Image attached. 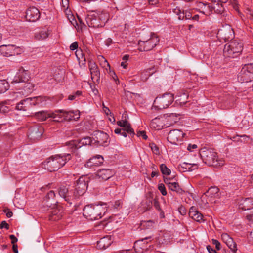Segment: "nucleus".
I'll list each match as a JSON object with an SVG mask.
<instances>
[{
    "label": "nucleus",
    "instance_id": "nucleus-1",
    "mask_svg": "<svg viewBox=\"0 0 253 253\" xmlns=\"http://www.w3.org/2000/svg\"><path fill=\"white\" fill-rule=\"evenodd\" d=\"M71 159L70 154L56 155L47 159L43 163L42 165L43 168L49 171H55L64 166Z\"/></svg>",
    "mask_w": 253,
    "mask_h": 253
},
{
    "label": "nucleus",
    "instance_id": "nucleus-2",
    "mask_svg": "<svg viewBox=\"0 0 253 253\" xmlns=\"http://www.w3.org/2000/svg\"><path fill=\"white\" fill-rule=\"evenodd\" d=\"M107 204L88 205L83 210V215L86 218L94 220L100 219L107 211Z\"/></svg>",
    "mask_w": 253,
    "mask_h": 253
},
{
    "label": "nucleus",
    "instance_id": "nucleus-3",
    "mask_svg": "<svg viewBox=\"0 0 253 253\" xmlns=\"http://www.w3.org/2000/svg\"><path fill=\"white\" fill-rule=\"evenodd\" d=\"M203 162L209 166H218L223 165L222 160L218 159L217 153L211 148L204 147L199 151Z\"/></svg>",
    "mask_w": 253,
    "mask_h": 253
},
{
    "label": "nucleus",
    "instance_id": "nucleus-4",
    "mask_svg": "<svg viewBox=\"0 0 253 253\" xmlns=\"http://www.w3.org/2000/svg\"><path fill=\"white\" fill-rule=\"evenodd\" d=\"M231 1V0H212L211 4H201L200 7L203 8L201 12L204 14L209 15L213 10L217 14L221 13L225 9L224 4Z\"/></svg>",
    "mask_w": 253,
    "mask_h": 253
},
{
    "label": "nucleus",
    "instance_id": "nucleus-5",
    "mask_svg": "<svg viewBox=\"0 0 253 253\" xmlns=\"http://www.w3.org/2000/svg\"><path fill=\"white\" fill-rule=\"evenodd\" d=\"M242 49V43L234 40L224 45L223 55L225 57L235 58L238 57Z\"/></svg>",
    "mask_w": 253,
    "mask_h": 253
},
{
    "label": "nucleus",
    "instance_id": "nucleus-6",
    "mask_svg": "<svg viewBox=\"0 0 253 253\" xmlns=\"http://www.w3.org/2000/svg\"><path fill=\"white\" fill-rule=\"evenodd\" d=\"M159 42V39L155 34H151L148 38H143L138 41L140 51H148L152 49Z\"/></svg>",
    "mask_w": 253,
    "mask_h": 253
},
{
    "label": "nucleus",
    "instance_id": "nucleus-7",
    "mask_svg": "<svg viewBox=\"0 0 253 253\" xmlns=\"http://www.w3.org/2000/svg\"><path fill=\"white\" fill-rule=\"evenodd\" d=\"M174 101V95L171 93H166L157 97L153 102V107L158 110L168 108Z\"/></svg>",
    "mask_w": 253,
    "mask_h": 253
},
{
    "label": "nucleus",
    "instance_id": "nucleus-8",
    "mask_svg": "<svg viewBox=\"0 0 253 253\" xmlns=\"http://www.w3.org/2000/svg\"><path fill=\"white\" fill-rule=\"evenodd\" d=\"M253 79V64L244 65L238 75V80L241 83L249 82Z\"/></svg>",
    "mask_w": 253,
    "mask_h": 253
},
{
    "label": "nucleus",
    "instance_id": "nucleus-9",
    "mask_svg": "<svg viewBox=\"0 0 253 253\" xmlns=\"http://www.w3.org/2000/svg\"><path fill=\"white\" fill-rule=\"evenodd\" d=\"M93 141V138L89 137H85L80 140H74L66 142V145L71 151L75 153V151L83 145H89Z\"/></svg>",
    "mask_w": 253,
    "mask_h": 253
},
{
    "label": "nucleus",
    "instance_id": "nucleus-10",
    "mask_svg": "<svg viewBox=\"0 0 253 253\" xmlns=\"http://www.w3.org/2000/svg\"><path fill=\"white\" fill-rule=\"evenodd\" d=\"M186 134L179 129H173L168 134L167 139L171 143L179 145L182 143Z\"/></svg>",
    "mask_w": 253,
    "mask_h": 253
},
{
    "label": "nucleus",
    "instance_id": "nucleus-11",
    "mask_svg": "<svg viewBox=\"0 0 253 253\" xmlns=\"http://www.w3.org/2000/svg\"><path fill=\"white\" fill-rule=\"evenodd\" d=\"M86 22L89 27L99 28L102 27L105 24L101 21L98 13L94 11L89 12L85 17Z\"/></svg>",
    "mask_w": 253,
    "mask_h": 253
},
{
    "label": "nucleus",
    "instance_id": "nucleus-12",
    "mask_svg": "<svg viewBox=\"0 0 253 253\" xmlns=\"http://www.w3.org/2000/svg\"><path fill=\"white\" fill-rule=\"evenodd\" d=\"M41 102L40 97L27 98L22 100L16 106L18 110L26 111L31 106H35Z\"/></svg>",
    "mask_w": 253,
    "mask_h": 253
},
{
    "label": "nucleus",
    "instance_id": "nucleus-13",
    "mask_svg": "<svg viewBox=\"0 0 253 253\" xmlns=\"http://www.w3.org/2000/svg\"><path fill=\"white\" fill-rule=\"evenodd\" d=\"M21 49L13 44L2 45L0 46V52L3 56L10 57L20 54Z\"/></svg>",
    "mask_w": 253,
    "mask_h": 253
},
{
    "label": "nucleus",
    "instance_id": "nucleus-14",
    "mask_svg": "<svg viewBox=\"0 0 253 253\" xmlns=\"http://www.w3.org/2000/svg\"><path fill=\"white\" fill-rule=\"evenodd\" d=\"M89 181V178L88 177L82 176L75 183L74 189L80 196H82L85 193L87 188Z\"/></svg>",
    "mask_w": 253,
    "mask_h": 253
},
{
    "label": "nucleus",
    "instance_id": "nucleus-15",
    "mask_svg": "<svg viewBox=\"0 0 253 253\" xmlns=\"http://www.w3.org/2000/svg\"><path fill=\"white\" fill-rule=\"evenodd\" d=\"M217 37L220 41L226 42L234 37L233 30L229 25L223 26L218 30Z\"/></svg>",
    "mask_w": 253,
    "mask_h": 253
},
{
    "label": "nucleus",
    "instance_id": "nucleus-16",
    "mask_svg": "<svg viewBox=\"0 0 253 253\" xmlns=\"http://www.w3.org/2000/svg\"><path fill=\"white\" fill-rule=\"evenodd\" d=\"M109 136L106 133L101 131L94 132L92 138L94 143L100 146H106L108 145Z\"/></svg>",
    "mask_w": 253,
    "mask_h": 253
},
{
    "label": "nucleus",
    "instance_id": "nucleus-17",
    "mask_svg": "<svg viewBox=\"0 0 253 253\" xmlns=\"http://www.w3.org/2000/svg\"><path fill=\"white\" fill-rule=\"evenodd\" d=\"M43 133V129L42 127L34 125L29 129L28 136L30 139L35 141L39 139Z\"/></svg>",
    "mask_w": 253,
    "mask_h": 253
},
{
    "label": "nucleus",
    "instance_id": "nucleus-18",
    "mask_svg": "<svg viewBox=\"0 0 253 253\" xmlns=\"http://www.w3.org/2000/svg\"><path fill=\"white\" fill-rule=\"evenodd\" d=\"M30 78L29 72L28 70H26L21 67L18 69V71L17 73L16 76L14 77L11 83H18L20 82H26Z\"/></svg>",
    "mask_w": 253,
    "mask_h": 253
},
{
    "label": "nucleus",
    "instance_id": "nucleus-19",
    "mask_svg": "<svg viewBox=\"0 0 253 253\" xmlns=\"http://www.w3.org/2000/svg\"><path fill=\"white\" fill-rule=\"evenodd\" d=\"M26 19L27 21L35 22L40 17V12L35 7H30L26 11Z\"/></svg>",
    "mask_w": 253,
    "mask_h": 253
},
{
    "label": "nucleus",
    "instance_id": "nucleus-20",
    "mask_svg": "<svg viewBox=\"0 0 253 253\" xmlns=\"http://www.w3.org/2000/svg\"><path fill=\"white\" fill-rule=\"evenodd\" d=\"M239 208L244 211L253 208V199L252 198H241L238 200Z\"/></svg>",
    "mask_w": 253,
    "mask_h": 253
},
{
    "label": "nucleus",
    "instance_id": "nucleus-21",
    "mask_svg": "<svg viewBox=\"0 0 253 253\" xmlns=\"http://www.w3.org/2000/svg\"><path fill=\"white\" fill-rule=\"evenodd\" d=\"M104 162L103 157L101 155H96L91 158L85 164V166L88 168L93 166H98Z\"/></svg>",
    "mask_w": 253,
    "mask_h": 253
},
{
    "label": "nucleus",
    "instance_id": "nucleus-22",
    "mask_svg": "<svg viewBox=\"0 0 253 253\" xmlns=\"http://www.w3.org/2000/svg\"><path fill=\"white\" fill-rule=\"evenodd\" d=\"M189 215L194 220L198 222L204 221L203 215L197 210L195 207H191L189 209Z\"/></svg>",
    "mask_w": 253,
    "mask_h": 253
},
{
    "label": "nucleus",
    "instance_id": "nucleus-23",
    "mask_svg": "<svg viewBox=\"0 0 253 253\" xmlns=\"http://www.w3.org/2000/svg\"><path fill=\"white\" fill-rule=\"evenodd\" d=\"M114 174V171L110 169H101L97 170L96 175L99 178L106 180L112 177Z\"/></svg>",
    "mask_w": 253,
    "mask_h": 253
},
{
    "label": "nucleus",
    "instance_id": "nucleus-24",
    "mask_svg": "<svg viewBox=\"0 0 253 253\" xmlns=\"http://www.w3.org/2000/svg\"><path fill=\"white\" fill-rule=\"evenodd\" d=\"M89 68L92 80H98L100 78V71L96 64L93 61H89Z\"/></svg>",
    "mask_w": 253,
    "mask_h": 253
},
{
    "label": "nucleus",
    "instance_id": "nucleus-25",
    "mask_svg": "<svg viewBox=\"0 0 253 253\" xmlns=\"http://www.w3.org/2000/svg\"><path fill=\"white\" fill-rule=\"evenodd\" d=\"M61 112H62V113H63L65 121L77 120L80 118L79 112L78 111L74 112L73 111H67L62 110Z\"/></svg>",
    "mask_w": 253,
    "mask_h": 253
},
{
    "label": "nucleus",
    "instance_id": "nucleus-26",
    "mask_svg": "<svg viewBox=\"0 0 253 253\" xmlns=\"http://www.w3.org/2000/svg\"><path fill=\"white\" fill-rule=\"evenodd\" d=\"M112 242V241L110 237H104L97 241V246L100 249H106L111 245Z\"/></svg>",
    "mask_w": 253,
    "mask_h": 253
},
{
    "label": "nucleus",
    "instance_id": "nucleus-27",
    "mask_svg": "<svg viewBox=\"0 0 253 253\" xmlns=\"http://www.w3.org/2000/svg\"><path fill=\"white\" fill-rule=\"evenodd\" d=\"M117 125L121 127H124L123 129H125L127 133L134 135V132L133 129L131 127L130 124L126 120L119 121L117 122Z\"/></svg>",
    "mask_w": 253,
    "mask_h": 253
},
{
    "label": "nucleus",
    "instance_id": "nucleus-28",
    "mask_svg": "<svg viewBox=\"0 0 253 253\" xmlns=\"http://www.w3.org/2000/svg\"><path fill=\"white\" fill-rule=\"evenodd\" d=\"M62 110H58L54 112H50V117L53 119V121L57 122H61L65 121V118H64L63 113L61 112Z\"/></svg>",
    "mask_w": 253,
    "mask_h": 253
},
{
    "label": "nucleus",
    "instance_id": "nucleus-29",
    "mask_svg": "<svg viewBox=\"0 0 253 253\" xmlns=\"http://www.w3.org/2000/svg\"><path fill=\"white\" fill-rule=\"evenodd\" d=\"M80 197V195L78 194V193L76 192V190L75 189L70 191L68 190V194L66 195V201L70 204H72V201L78 199Z\"/></svg>",
    "mask_w": 253,
    "mask_h": 253
},
{
    "label": "nucleus",
    "instance_id": "nucleus-30",
    "mask_svg": "<svg viewBox=\"0 0 253 253\" xmlns=\"http://www.w3.org/2000/svg\"><path fill=\"white\" fill-rule=\"evenodd\" d=\"M35 117L40 121H45L50 117V112L42 111L35 114Z\"/></svg>",
    "mask_w": 253,
    "mask_h": 253
},
{
    "label": "nucleus",
    "instance_id": "nucleus-31",
    "mask_svg": "<svg viewBox=\"0 0 253 253\" xmlns=\"http://www.w3.org/2000/svg\"><path fill=\"white\" fill-rule=\"evenodd\" d=\"M162 117H156L153 119L150 123V126L154 128L160 129L163 127V123Z\"/></svg>",
    "mask_w": 253,
    "mask_h": 253
},
{
    "label": "nucleus",
    "instance_id": "nucleus-32",
    "mask_svg": "<svg viewBox=\"0 0 253 253\" xmlns=\"http://www.w3.org/2000/svg\"><path fill=\"white\" fill-rule=\"evenodd\" d=\"M219 189L216 187H211L205 192L204 195L211 198L218 196Z\"/></svg>",
    "mask_w": 253,
    "mask_h": 253
},
{
    "label": "nucleus",
    "instance_id": "nucleus-33",
    "mask_svg": "<svg viewBox=\"0 0 253 253\" xmlns=\"http://www.w3.org/2000/svg\"><path fill=\"white\" fill-rule=\"evenodd\" d=\"M169 189L175 192L178 194H182L184 193V191L181 188L179 184L175 182H173L172 184H170Z\"/></svg>",
    "mask_w": 253,
    "mask_h": 253
},
{
    "label": "nucleus",
    "instance_id": "nucleus-34",
    "mask_svg": "<svg viewBox=\"0 0 253 253\" xmlns=\"http://www.w3.org/2000/svg\"><path fill=\"white\" fill-rule=\"evenodd\" d=\"M49 33L46 30H42L37 32L35 34V38L38 40H42L47 38L48 37Z\"/></svg>",
    "mask_w": 253,
    "mask_h": 253
},
{
    "label": "nucleus",
    "instance_id": "nucleus-35",
    "mask_svg": "<svg viewBox=\"0 0 253 253\" xmlns=\"http://www.w3.org/2000/svg\"><path fill=\"white\" fill-rule=\"evenodd\" d=\"M59 211L57 209H53L51 211V214L49 217L50 220L56 221L61 219L62 215L61 213H59Z\"/></svg>",
    "mask_w": 253,
    "mask_h": 253
},
{
    "label": "nucleus",
    "instance_id": "nucleus-36",
    "mask_svg": "<svg viewBox=\"0 0 253 253\" xmlns=\"http://www.w3.org/2000/svg\"><path fill=\"white\" fill-rule=\"evenodd\" d=\"M9 87L8 83L5 80H0V93H4Z\"/></svg>",
    "mask_w": 253,
    "mask_h": 253
},
{
    "label": "nucleus",
    "instance_id": "nucleus-37",
    "mask_svg": "<svg viewBox=\"0 0 253 253\" xmlns=\"http://www.w3.org/2000/svg\"><path fill=\"white\" fill-rule=\"evenodd\" d=\"M56 197L55 193L54 191H50L46 195L44 200L49 201L50 200L53 201V203H51L50 204H54L57 202L55 200Z\"/></svg>",
    "mask_w": 253,
    "mask_h": 253
},
{
    "label": "nucleus",
    "instance_id": "nucleus-38",
    "mask_svg": "<svg viewBox=\"0 0 253 253\" xmlns=\"http://www.w3.org/2000/svg\"><path fill=\"white\" fill-rule=\"evenodd\" d=\"M226 245L232 251L233 253H236L237 248L236 243L233 241V239L231 238L227 243H225Z\"/></svg>",
    "mask_w": 253,
    "mask_h": 253
},
{
    "label": "nucleus",
    "instance_id": "nucleus-39",
    "mask_svg": "<svg viewBox=\"0 0 253 253\" xmlns=\"http://www.w3.org/2000/svg\"><path fill=\"white\" fill-rule=\"evenodd\" d=\"M182 15H180V16L178 17L179 20H188V19H192V13L190 11L183 10V13H182Z\"/></svg>",
    "mask_w": 253,
    "mask_h": 253
},
{
    "label": "nucleus",
    "instance_id": "nucleus-40",
    "mask_svg": "<svg viewBox=\"0 0 253 253\" xmlns=\"http://www.w3.org/2000/svg\"><path fill=\"white\" fill-rule=\"evenodd\" d=\"M68 189L65 186H61L58 190V195L63 198L66 201V195L68 194Z\"/></svg>",
    "mask_w": 253,
    "mask_h": 253
},
{
    "label": "nucleus",
    "instance_id": "nucleus-41",
    "mask_svg": "<svg viewBox=\"0 0 253 253\" xmlns=\"http://www.w3.org/2000/svg\"><path fill=\"white\" fill-rule=\"evenodd\" d=\"M160 168L161 172L164 175H169L171 173L170 169H169L164 164H161L160 165Z\"/></svg>",
    "mask_w": 253,
    "mask_h": 253
},
{
    "label": "nucleus",
    "instance_id": "nucleus-42",
    "mask_svg": "<svg viewBox=\"0 0 253 253\" xmlns=\"http://www.w3.org/2000/svg\"><path fill=\"white\" fill-rule=\"evenodd\" d=\"M82 95V91L78 90L75 93L70 94L68 96V100H77L79 99V97Z\"/></svg>",
    "mask_w": 253,
    "mask_h": 253
},
{
    "label": "nucleus",
    "instance_id": "nucleus-43",
    "mask_svg": "<svg viewBox=\"0 0 253 253\" xmlns=\"http://www.w3.org/2000/svg\"><path fill=\"white\" fill-rule=\"evenodd\" d=\"M114 132L116 134H120L121 135L123 136L124 137H126L127 136V132L123 128H116L114 130Z\"/></svg>",
    "mask_w": 253,
    "mask_h": 253
},
{
    "label": "nucleus",
    "instance_id": "nucleus-44",
    "mask_svg": "<svg viewBox=\"0 0 253 253\" xmlns=\"http://www.w3.org/2000/svg\"><path fill=\"white\" fill-rule=\"evenodd\" d=\"M141 244H143V243H142V241H140V242L137 241V242H135L134 243V247L135 248L136 252L137 253H140L141 252H143V250H145V249H142V250H140L139 249V247L140 248H141V247H140V246L141 245Z\"/></svg>",
    "mask_w": 253,
    "mask_h": 253
},
{
    "label": "nucleus",
    "instance_id": "nucleus-45",
    "mask_svg": "<svg viewBox=\"0 0 253 253\" xmlns=\"http://www.w3.org/2000/svg\"><path fill=\"white\" fill-rule=\"evenodd\" d=\"M158 189L163 196L167 195V192L164 184L161 183L158 185Z\"/></svg>",
    "mask_w": 253,
    "mask_h": 253
},
{
    "label": "nucleus",
    "instance_id": "nucleus-46",
    "mask_svg": "<svg viewBox=\"0 0 253 253\" xmlns=\"http://www.w3.org/2000/svg\"><path fill=\"white\" fill-rule=\"evenodd\" d=\"M150 146L153 152L157 155L159 154V149L158 147L154 143H151L150 144Z\"/></svg>",
    "mask_w": 253,
    "mask_h": 253
},
{
    "label": "nucleus",
    "instance_id": "nucleus-47",
    "mask_svg": "<svg viewBox=\"0 0 253 253\" xmlns=\"http://www.w3.org/2000/svg\"><path fill=\"white\" fill-rule=\"evenodd\" d=\"M100 61L101 62V65L105 67L106 65L108 67H110V65L107 62V61L105 59V58L102 56H100L98 57Z\"/></svg>",
    "mask_w": 253,
    "mask_h": 253
},
{
    "label": "nucleus",
    "instance_id": "nucleus-48",
    "mask_svg": "<svg viewBox=\"0 0 253 253\" xmlns=\"http://www.w3.org/2000/svg\"><path fill=\"white\" fill-rule=\"evenodd\" d=\"M232 238L227 233H223L221 235V239L222 241L225 243H227Z\"/></svg>",
    "mask_w": 253,
    "mask_h": 253
},
{
    "label": "nucleus",
    "instance_id": "nucleus-49",
    "mask_svg": "<svg viewBox=\"0 0 253 253\" xmlns=\"http://www.w3.org/2000/svg\"><path fill=\"white\" fill-rule=\"evenodd\" d=\"M168 117L169 120L173 121L174 122H176L178 120V116L176 114L171 113Z\"/></svg>",
    "mask_w": 253,
    "mask_h": 253
},
{
    "label": "nucleus",
    "instance_id": "nucleus-50",
    "mask_svg": "<svg viewBox=\"0 0 253 253\" xmlns=\"http://www.w3.org/2000/svg\"><path fill=\"white\" fill-rule=\"evenodd\" d=\"M212 244L215 245L216 249L217 250H220L221 249V244L216 239H212Z\"/></svg>",
    "mask_w": 253,
    "mask_h": 253
},
{
    "label": "nucleus",
    "instance_id": "nucleus-51",
    "mask_svg": "<svg viewBox=\"0 0 253 253\" xmlns=\"http://www.w3.org/2000/svg\"><path fill=\"white\" fill-rule=\"evenodd\" d=\"M137 135L138 137H142L144 140H146L148 138L146 132L144 131L137 132Z\"/></svg>",
    "mask_w": 253,
    "mask_h": 253
},
{
    "label": "nucleus",
    "instance_id": "nucleus-52",
    "mask_svg": "<svg viewBox=\"0 0 253 253\" xmlns=\"http://www.w3.org/2000/svg\"><path fill=\"white\" fill-rule=\"evenodd\" d=\"M78 47V43L77 42H75L72 43L70 46V49L71 50H75L77 49Z\"/></svg>",
    "mask_w": 253,
    "mask_h": 253
},
{
    "label": "nucleus",
    "instance_id": "nucleus-53",
    "mask_svg": "<svg viewBox=\"0 0 253 253\" xmlns=\"http://www.w3.org/2000/svg\"><path fill=\"white\" fill-rule=\"evenodd\" d=\"M173 11L175 14L177 15L178 17L180 16V15H182V13H183V10L178 7H176V8L174 9Z\"/></svg>",
    "mask_w": 253,
    "mask_h": 253
},
{
    "label": "nucleus",
    "instance_id": "nucleus-54",
    "mask_svg": "<svg viewBox=\"0 0 253 253\" xmlns=\"http://www.w3.org/2000/svg\"><path fill=\"white\" fill-rule=\"evenodd\" d=\"M4 228L6 229H8L9 228V225L6 223V222L5 221H2V222L0 224V229H2Z\"/></svg>",
    "mask_w": 253,
    "mask_h": 253
},
{
    "label": "nucleus",
    "instance_id": "nucleus-55",
    "mask_svg": "<svg viewBox=\"0 0 253 253\" xmlns=\"http://www.w3.org/2000/svg\"><path fill=\"white\" fill-rule=\"evenodd\" d=\"M80 53V54L82 56V59H83L84 61H85V58L84 57V55L82 53V50H77L76 51V56L77 57V58L78 59V60H80V57L78 56V54Z\"/></svg>",
    "mask_w": 253,
    "mask_h": 253
},
{
    "label": "nucleus",
    "instance_id": "nucleus-56",
    "mask_svg": "<svg viewBox=\"0 0 253 253\" xmlns=\"http://www.w3.org/2000/svg\"><path fill=\"white\" fill-rule=\"evenodd\" d=\"M154 206L155 207V208L157 209L159 211H161V209L160 208V204H159V202L156 199H154Z\"/></svg>",
    "mask_w": 253,
    "mask_h": 253
},
{
    "label": "nucleus",
    "instance_id": "nucleus-57",
    "mask_svg": "<svg viewBox=\"0 0 253 253\" xmlns=\"http://www.w3.org/2000/svg\"><path fill=\"white\" fill-rule=\"evenodd\" d=\"M62 6L65 9H67L69 4V0H62Z\"/></svg>",
    "mask_w": 253,
    "mask_h": 253
},
{
    "label": "nucleus",
    "instance_id": "nucleus-58",
    "mask_svg": "<svg viewBox=\"0 0 253 253\" xmlns=\"http://www.w3.org/2000/svg\"><path fill=\"white\" fill-rule=\"evenodd\" d=\"M4 212L6 213V216L8 218L11 217L13 213L12 211H10L9 209H5L4 210Z\"/></svg>",
    "mask_w": 253,
    "mask_h": 253
},
{
    "label": "nucleus",
    "instance_id": "nucleus-59",
    "mask_svg": "<svg viewBox=\"0 0 253 253\" xmlns=\"http://www.w3.org/2000/svg\"><path fill=\"white\" fill-rule=\"evenodd\" d=\"M9 238L11 240V243L13 244V245L15 244L18 241L17 238L14 235H10Z\"/></svg>",
    "mask_w": 253,
    "mask_h": 253
},
{
    "label": "nucleus",
    "instance_id": "nucleus-60",
    "mask_svg": "<svg viewBox=\"0 0 253 253\" xmlns=\"http://www.w3.org/2000/svg\"><path fill=\"white\" fill-rule=\"evenodd\" d=\"M197 148V145L196 144H189L187 147V149L189 151H192L193 149H196Z\"/></svg>",
    "mask_w": 253,
    "mask_h": 253
},
{
    "label": "nucleus",
    "instance_id": "nucleus-61",
    "mask_svg": "<svg viewBox=\"0 0 253 253\" xmlns=\"http://www.w3.org/2000/svg\"><path fill=\"white\" fill-rule=\"evenodd\" d=\"M112 42H113V41H112V39L110 38H108L105 41V44L107 46H109V45H110L112 43Z\"/></svg>",
    "mask_w": 253,
    "mask_h": 253
},
{
    "label": "nucleus",
    "instance_id": "nucleus-62",
    "mask_svg": "<svg viewBox=\"0 0 253 253\" xmlns=\"http://www.w3.org/2000/svg\"><path fill=\"white\" fill-rule=\"evenodd\" d=\"M164 182L165 183V184L168 185L169 188V186L170 185V184H172V182H170V179L167 178H164Z\"/></svg>",
    "mask_w": 253,
    "mask_h": 253
},
{
    "label": "nucleus",
    "instance_id": "nucleus-63",
    "mask_svg": "<svg viewBox=\"0 0 253 253\" xmlns=\"http://www.w3.org/2000/svg\"><path fill=\"white\" fill-rule=\"evenodd\" d=\"M12 249L13 252L15 253H18V246L16 244H13L12 247Z\"/></svg>",
    "mask_w": 253,
    "mask_h": 253
},
{
    "label": "nucleus",
    "instance_id": "nucleus-64",
    "mask_svg": "<svg viewBox=\"0 0 253 253\" xmlns=\"http://www.w3.org/2000/svg\"><path fill=\"white\" fill-rule=\"evenodd\" d=\"M247 218L248 220H249L251 222L253 223V214L247 215Z\"/></svg>",
    "mask_w": 253,
    "mask_h": 253
}]
</instances>
